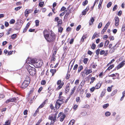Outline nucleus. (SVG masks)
Returning a JSON list of instances; mask_svg holds the SVG:
<instances>
[{"label":"nucleus","mask_w":125,"mask_h":125,"mask_svg":"<svg viewBox=\"0 0 125 125\" xmlns=\"http://www.w3.org/2000/svg\"><path fill=\"white\" fill-rule=\"evenodd\" d=\"M44 37L47 42L49 43H53L55 41V36L54 33L52 31H48L46 29L43 31Z\"/></svg>","instance_id":"obj_1"},{"label":"nucleus","mask_w":125,"mask_h":125,"mask_svg":"<svg viewBox=\"0 0 125 125\" xmlns=\"http://www.w3.org/2000/svg\"><path fill=\"white\" fill-rule=\"evenodd\" d=\"M27 70L30 74L31 76L34 75L36 72L35 69L31 67H28Z\"/></svg>","instance_id":"obj_2"},{"label":"nucleus","mask_w":125,"mask_h":125,"mask_svg":"<svg viewBox=\"0 0 125 125\" xmlns=\"http://www.w3.org/2000/svg\"><path fill=\"white\" fill-rule=\"evenodd\" d=\"M26 60V62L27 63L31 64V63L34 64V65H35L36 61H37V60L36 59H31L30 58H28V60H27V59Z\"/></svg>","instance_id":"obj_3"},{"label":"nucleus","mask_w":125,"mask_h":125,"mask_svg":"<svg viewBox=\"0 0 125 125\" xmlns=\"http://www.w3.org/2000/svg\"><path fill=\"white\" fill-rule=\"evenodd\" d=\"M43 63L41 61H36L35 65H34V66L36 68L40 67L42 65Z\"/></svg>","instance_id":"obj_4"},{"label":"nucleus","mask_w":125,"mask_h":125,"mask_svg":"<svg viewBox=\"0 0 125 125\" xmlns=\"http://www.w3.org/2000/svg\"><path fill=\"white\" fill-rule=\"evenodd\" d=\"M32 11L33 10L31 9H26L24 12L25 16V17H27L28 16V14L29 13H31Z\"/></svg>","instance_id":"obj_5"},{"label":"nucleus","mask_w":125,"mask_h":125,"mask_svg":"<svg viewBox=\"0 0 125 125\" xmlns=\"http://www.w3.org/2000/svg\"><path fill=\"white\" fill-rule=\"evenodd\" d=\"M115 25L116 26H117L119 25V18L117 16L115 17Z\"/></svg>","instance_id":"obj_6"},{"label":"nucleus","mask_w":125,"mask_h":125,"mask_svg":"<svg viewBox=\"0 0 125 125\" xmlns=\"http://www.w3.org/2000/svg\"><path fill=\"white\" fill-rule=\"evenodd\" d=\"M84 71H85V74H86V75L92 72V70H91L88 69V68L87 67L85 68Z\"/></svg>","instance_id":"obj_7"},{"label":"nucleus","mask_w":125,"mask_h":125,"mask_svg":"<svg viewBox=\"0 0 125 125\" xmlns=\"http://www.w3.org/2000/svg\"><path fill=\"white\" fill-rule=\"evenodd\" d=\"M89 9V6H87L86 8L82 12V15H85L86 14V12Z\"/></svg>","instance_id":"obj_8"},{"label":"nucleus","mask_w":125,"mask_h":125,"mask_svg":"<svg viewBox=\"0 0 125 125\" xmlns=\"http://www.w3.org/2000/svg\"><path fill=\"white\" fill-rule=\"evenodd\" d=\"M28 84H26V83H23L22 84L21 87L23 89H24L26 88L28 86Z\"/></svg>","instance_id":"obj_9"},{"label":"nucleus","mask_w":125,"mask_h":125,"mask_svg":"<svg viewBox=\"0 0 125 125\" xmlns=\"http://www.w3.org/2000/svg\"><path fill=\"white\" fill-rule=\"evenodd\" d=\"M116 45H115L112 48H111L109 51V52L110 53H112L114 52L115 49V48Z\"/></svg>","instance_id":"obj_10"},{"label":"nucleus","mask_w":125,"mask_h":125,"mask_svg":"<svg viewBox=\"0 0 125 125\" xmlns=\"http://www.w3.org/2000/svg\"><path fill=\"white\" fill-rule=\"evenodd\" d=\"M85 81H82L81 82V84L79 85V89H81L82 87H83L84 85V84Z\"/></svg>","instance_id":"obj_11"},{"label":"nucleus","mask_w":125,"mask_h":125,"mask_svg":"<svg viewBox=\"0 0 125 125\" xmlns=\"http://www.w3.org/2000/svg\"><path fill=\"white\" fill-rule=\"evenodd\" d=\"M59 98L57 101L56 103L57 102L60 101H63L64 97L63 96L59 97Z\"/></svg>","instance_id":"obj_12"},{"label":"nucleus","mask_w":125,"mask_h":125,"mask_svg":"<svg viewBox=\"0 0 125 125\" xmlns=\"http://www.w3.org/2000/svg\"><path fill=\"white\" fill-rule=\"evenodd\" d=\"M10 102H16L17 100L15 97H13L12 98H10Z\"/></svg>","instance_id":"obj_13"},{"label":"nucleus","mask_w":125,"mask_h":125,"mask_svg":"<svg viewBox=\"0 0 125 125\" xmlns=\"http://www.w3.org/2000/svg\"><path fill=\"white\" fill-rule=\"evenodd\" d=\"M103 0H100L99 4L98 6V8L99 9H101L102 8L101 4L102 3Z\"/></svg>","instance_id":"obj_14"},{"label":"nucleus","mask_w":125,"mask_h":125,"mask_svg":"<svg viewBox=\"0 0 125 125\" xmlns=\"http://www.w3.org/2000/svg\"><path fill=\"white\" fill-rule=\"evenodd\" d=\"M46 100H45L44 102L42 104H41L38 107V109L39 108H42L44 105L46 103Z\"/></svg>","instance_id":"obj_15"},{"label":"nucleus","mask_w":125,"mask_h":125,"mask_svg":"<svg viewBox=\"0 0 125 125\" xmlns=\"http://www.w3.org/2000/svg\"><path fill=\"white\" fill-rule=\"evenodd\" d=\"M125 64V61H123L122 62L118 64V65L121 68Z\"/></svg>","instance_id":"obj_16"},{"label":"nucleus","mask_w":125,"mask_h":125,"mask_svg":"<svg viewBox=\"0 0 125 125\" xmlns=\"http://www.w3.org/2000/svg\"><path fill=\"white\" fill-rule=\"evenodd\" d=\"M50 72L52 73V75L53 76L56 72V70L55 69H51L50 70Z\"/></svg>","instance_id":"obj_17"},{"label":"nucleus","mask_w":125,"mask_h":125,"mask_svg":"<svg viewBox=\"0 0 125 125\" xmlns=\"http://www.w3.org/2000/svg\"><path fill=\"white\" fill-rule=\"evenodd\" d=\"M65 117V115L63 114L62 116L61 117V119L60 121L62 122L64 119V118Z\"/></svg>","instance_id":"obj_18"},{"label":"nucleus","mask_w":125,"mask_h":125,"mask_svg":"<svg viewBox=\"0 0 125 125\" xmlns=\"http://www.w3.org/2000/svg\"><path fill=\"white\" fill-rule=\"evenodd\" d=\"M101 84L100 83H98L96 85L95 87V89H98L100 88L101 86Z\"/></svg>","instance_id":"obj_19"},{"label":"nucleus","mask_w":125,"mask_h":125,"mask_svg":"<svg viewBox=\"0 0 125 125\" xmlns=\"http://www.w3.org/2000/svg\"><path fill=\"white\" fill-rule=\"evenodd\" d=\"M114 65L112 64V65H110L107 68L106 70H110L111 69L113 68L114 66Z\"/></svg>","instance_id":"obj_20"},{"label":"nucleus","mask_w":125,"mask_h":125,"mask_svg":"<svg viewBox=\"0 0 125 125\" xmlns=\"http://www.w3.org/2000/svg\"><path fill=\"white\" fill-rule=\"evenodd\" d=\"M94 21V18L93 17H92L90 21L91 22H90L89 23V25H92Z\"/></svg>","instance_id":"obj_21"},{"label":"nucleus","mask_w":125,"mask_h":125,"mask_svg":"<svg viewBox=\"0 0 125 125\" xmlns=\"http://www.w3.org/2000/svg\"><path fill=\"white\" fill-rule=\"evenodd\" d=\"M83 69V67L82 65H80L78 68V73H79Z\"/></svg>","instance_id":"obj_22"},{"label":"nucleus","mask_w":125,"mask_h":125,"mask_svg":"<svg viewBox=\"0 0 125 125\" xmlns=\"http://www.w3.org/2000/svg\"><path fill=\"white\" fill-rule=\"evenodd\" d=\"M70 13L71 11L70 10L67 11L65 15V18H67L68 16L70 14Z\"/></svg>","instance_id":"obj_23"},{"label":"nucleus","mask_w":125,"mask_h":125,"mask_svg":"<svg viewBox=\"0 0 125 125\" xmlns=\"http://www.w3.org/2000/svg\"><path fill=\"white\" fill-rule=\"evenodd\" d=\"M109 41L108 40H106L105 42V43H104V47H105V48L107 47V46L108 45L109 43Z\"/></svg>","instance_id":"obj_24"},{"label":"nucleus","mask_w":125,"mask_h":125,"mask_svg":"<svg viewBox=\"0 0 125 125\" xmlns=\"http://www.w3.org/2000/svg\"><path fill=\"white\" fill-rule=\"evenodd\" d=\"M58 24L57 25V26H58L60 25H61L62 23V20H60L58 22H57Z\"/></svg>","instance_id":"obj_25"},{"label":"nucleus","mask_w":125,"mask_h":125,"mask_svg":"<svg viewBox=\"0 0 125 125\" xmlns=\"http://www.w3.org/2000/svg\"><path fill=\"white\" fill-rule=\"evenodd\" d=\"M69 86H67L66 87V88H65V93H67L68 92L69 90Z\"/></svg>","instance_id":"obj_26"},{"label":"nucleus","mask_w":125,"mask_h":125,"mask_svg":"<svg viewBox=\"0 0 125 125\" xmlns=\"http://www.w3.org/2000/svg\"><path fill=\"white\" fill-rule=\"evenodd\" d=\"M117 90H115L114 91H113L111 94L112 96H113L117 92Z\"/></svg>","instance_id":"obj_27"},{"label":"nucleus","mask_w":125,"mask_h":125,"mask_svg":"<svg viewBox=\"0 0 125 125\" xmlns=\"http://www.w3.org/2000/svg\"><path fill=\"white\" fill-rule=\"evenodd\" d=\"M44 4V2L43 1H42L39 3V5L41 7H42L43 6Z\"/></svg>","instance_id":"obj_28"},{"label":"nucleus","mask_w":125,"mask_h":125,"mask_svg":"<svg viewBox=\"0 0 125 125\" xmlns=\"http://www.w3.org/2000/svg\"><path fill=\"white\" fill-rule=\"evenodd\" d=\"M112 4V3L111 2H109L107 4V8H109L110 7Z\"/></svg>","instance_id":"obj_29"},{"label":"nucleus","mask_w":125,"mask_h":125,"mask_svg":"<svg viewBox=\"0 0 125 125\" xmlns=\"http://www.w3.org/2000/svg\"><path fill=\"white\" fill-rule=\"evenodd\" d=\"M96 47V45L94 44V43H93L92 44V46H91V47L92 49L94 50L95 49Z\"/></svg>","instance_id":"obj_30"},{"label":"nucleus","mask_w":125,"mask_h":125,"mask_svg":"<svg viewBox=\"0 0 125 125\" xmlns=\"http://www.w3.org/2000/svg\"><path fill=\"white\" fill-rule=\"evenodd\" d=\"M105 115L107 116H109L111 114V113L109 112H107L105 113Z\"/></svg>","instance_id":"obj_31"},{"label":"nucleus","mask_w":125,"mask_h":125,"mask_svg":"<svg viewBox=\"0 0 125 125\" xmlns=\"http://www.w3.org/2000/svg\"><path fill=\"white\" fill-rule=\"evenodd\" d=\"M88 59L87 58H85L83 61V63L85 64H86L88 61Z\"/></svg>","instance_id":"obj_32"},{"label":"nucleus","mask_w":125,"mask_h":125,"mask_svg":"<svg viewBox=\"0 0 125 125\" xmlns=\"http://www.w3.org/2000/svg\"><path fill=\"white\" fill-rule=\"evenodd\" d=\"M109 105V104H104L103 106V107L104 108H106Z\"/></svg>","instance_id":"obj_33"},{"label":"nucleus","mask_w":125,"mask_h":125,"mask_svg":"<svg viewBox=\"0 0 125 125\" xmlns=\"http://www.w3.org/2000/svg\"><path fill=\"white\" fill-rule=\"evenodd\" d=\"M100 51V49H98L96 50L95 51V53L97 56H98L99 55V52Z\"/></svg>","instance_id":"obj_34"},{"label":"nucleus","mask_w":125,"mask_h":125,"mask_svg":"<svg viewBox=\"0 0 125 125\" xmlns=\"http://www.w3.org/2000/svg\"><path fill=\"white\" fill-rule=\"evenodd\" d=\"M64 102L63 101H59L58 102H57V103H58V105H59V107H60L61 106V105Z\"/></svg>","instance_id":"obj_35"},{"label":"nucleus","mask_w":125,"mask_h":125,"mask_svg":"<svg viewBox=\"0 0 125 125\" xmlns=\"http://www.w3.org/2000/svg\"><path fill=\"white\" fill-rule=\"evenodd\" d=\"M35 23L36 26H37L39 25V20H36L35 21Z\"/></svg>","instance_id":"obj_36"},{"label":"nucleus","mask_w":125,"mask_h":125,"mask_svg":"<svg viewBox=\"0 0 125 125\" xmlns=\"http://www.w3.org/2000/svg\"><path fill=\"white\" fill-rule=\"evenodd\" d=\"M76 87L74 86L73 87V90H71V94H72L74 93V92L76 89Z\"/></svg>","instance_id":"obj_37"},{"label":"nucleus","mask_w":125,"mask_h":125,"mask_svg":"<svg viewBox=\"0 0 125 125\" xmlns=\"http://www.w3.org/2000/svg\"><path fill=\"white\" fill-rule=\"evenodd\" d=\"M107 27H104L101 33L103 34L104 32L107 29Z\"/></svg>","instance_id":"obj_38"},{"label":"nucleus","mask_w":125,"mask_h":125,"mask_svg":"<svg viewBox=\"0 0 125 125\" xmlns=\"http://www.w3.org/2000/svg\"><path fill=\"white\" fill-rule=\"evenodd\" d=\"M39 110L38 109V108L37 110L35 111V112L34 114H33V116H36L37 115V113L39 112Z\"/></svg>","instance_id":"obj_39"},{"label":"nucleus","mask_w":125,"mask_h":125,"mask_svg":"<svg viewBox=\"0 0 125 125\" xmlns=\"http://www.w3.org/2000/svg\"><path fill=\"white\" fill-rule=\"evenodd\" d=\"M88 2V1L87 0H85L84 1H83L82 3V5L84 6H85L86 5Z\"/></svg>","instance_id":"obj_40"},{"label":"nucleus","mask_w":125,"mask_h":125,"mask_svg":"<svg viewBox=\"0 0 125 125\" xmlns=\"http://www.w3.org/2000/svg\"><path fill=\"white\" fill-rule=\"evenodd\" d=\"M23 83H26V84H27L28 85L30 83V82L29 81H28L27 80H25L23 82Z\"/></svg>","instance_id":"obj_41"},{"label":"nucleus","mask_w":125,"mask_h":125,"mask_svg":"<svg viewBox=\"0 0 125 125\" xmlns=\"http://www.w3.org/2000/svg\"><path fill=\"white\" fill-rule=\"evenodd\" d=\"M60 107L59 106V105H58V103H56V104H55V108H56V109H59Z\"/></svg>","instance_id":"obj_42"},{"label":"nucleus","mask_w":125,"mask_h":125,"mask_svg":"<svg viewBox=\"0 0 125 125\" xmlns=\"http://www.w3.org/2000/svg\"><path fill=\"white\" fill-rule=\"evenodd\" d=\"M103 45L104 43L103 42H101L98 45V48L102 47L103 46Z\"/></svg>","instance_id":"obj_43"},{"label":"nucleus","mask_w":125,"mask_h":125,"mask_svg":"<svg viewBox=\"0 0 125 125\" xmlns=\"http://www.w3.org/2000/svg\"><path fill=\"white\" fill-rule=\"evenodd\" d=\"M91 81L90 82V83H91L93 82L95 80V78L94 77H92L91 78Z\"/></svg>","instance_id":"obj_44"},{"label":"nucleus","mask_w":125,"mask_h":125,"mask_svg":"<svg viewBox=\"0 0 125 125\" xmlns=\"http://www.w3.org/2000/svg\"><path fill=\"white\" fill-rule=\"evenodd\" d=\"M15 20L14 19H11L10 21V24H13L15 22Z\"/></svg>","instance_id":"obj_45"},{"label":"nucleus","mask_w":125,"mask_h":125,"mask_svg":"<svg viewBox=\"0 0 125 125\" xmlns=\"http://www.w3.org/2000/svg\"><path fill=\"white\" fill-rule=\"evenodd\" d=\"M63 30V28L62 27H60L58 29V31L59 32H60L61 33L62 32V31Z\"/></svg>","instance_id":"obj_46"},{"label":"nucleus","mask_w":125,"mask_h":125,"mask_svg":"<svg viewBox=\"0 0 125 125\" xmlns=\"http://www.w3.org/2000/svg\"><path fill=\"white\" fill-rule=\"evenodd\" d=\"M22 8V7L21 6H20L19 7H18L16 8H15V10L16 11L18 10H20L21 8Z\"/></svg>","instance_id":"obj_47"},{"label":"nucleus","mask_w":125,"mask_h":125,"mask_svg":"<svg viewBox=\"0 0 125 125\" xmlns=\"http://www.w3.org/2000/svg\"><path fill=\"white\" fill-rule=\"evenodd\" d=\"M117 5H115L113 8V11H115L117 9Z\"/></svg>","instance_id":"obj_48"},{"label":"nucleus","mask_w":125,"mask_h":125,"mask_svg":"<svg viewBox=\"0 0 125 125\" xmlns=\"http://www.w3.org/2000/svg\"><path fill=\"white\" fill-rule=\"evenodd\" d=\"M46 83L45 81L44 80H42L41 82V84L43 85H45L46 84Z\"/></svg>","instance_id":"obj_49"},{"label":"nucleus","mask_w":125,"mask_h":125,"mask_svg":"<svg viewBox=\"0 0 125 125\" xmlns=\"http://www.w3.org/2000/svg\"><path fill=\"white\" fill-rule=\"evenodd\" d=\"M99 0H95L93 6L92 7L91 9H93L94 8V6L95 5V4L97 2V1H99Z\"/></svg>","instance_id":"obj_50"},{"label":"nucleus","mask_w":125,"mask_h":125,"mask_svg":"<svg viewBox=\"0 0 125 125\" xmlns=\"http://www.w3.org/2000/svg\"><path fill=\"white\" fill-rule=\"evenodd\" d=\"M55 56H52V57L51 59V61H55L56 60V58L54 57Z\"/></svg>","instance_id":"obj_51"},{"label":"nucleus","mask_w":125,"mask_h":125,"mask_svg":"<svg viewBox=\"0 0 125 125\" xmlns=\"http://www.w3.org/2000/svg\"><path fill=\"white\" fill-rule=\"evenodd\" d=\"M16 34H13L11 36V38L12 39H14L16 38Z\"/></svg>","instance_id":"obj_52"},{"label":"nucleus","mask_w":125,"mask_h":125,"mask_svg":"<svg viewBox=\"0 0 125 125\" xmlns=\"http://www.w3.org/2000/svg\"><path fill=\"white\" fill-rule=\"evenodd\" d=\"M48 119L49 120H52L54 121V122L53 119V117L52 116H49Z\"/></svg>","instance_id":"obj_53"},{"label":"nucleus","mask_w":125,"mask_h":125,"mask_svg":"<svg viewBox=\"0 0 125 125\" xmlns=\"http://www.w3.org/2000/svg\"><path fill=\"white\" fill-rule=\"evenodd\" d=\"M3 125H10L9 120H8L5 123V124Z\"/></svg>","instance_id":"obj_54"},{"label":"nucleus","mask_w":125,"mask_h":125,"mask_svg":"<svg viewBox=\"0 0 125 125\" xmlns=\"http://www.w3.org/2000/svg\"><path fill=\"white\" fill-rule=\"evenodd\" d=\"M122 31H124L125 30V25L123 24L122 28Z\"/></svg>","instance_id":"obj_55"},{"label":"nucleus","mask_w":125,"mask_h":125,"mask_svg":"<svg viewBox=\"0 0 125 125\" xmlns=\"http://www.w3.org/2000/svg\"><path fill=\"white\" fill-rule=\"evenodd\" d=\"M81 27V26L80 25H79L76 28V30L77 31H79Z\"/></svg>","instance_id":"obj_56"},{"label":"nucleus","mask_w":125,"mask_h":125,"mask_svg":"<svg viewBox=\"0 0 125 125\" xmlns=\"http://www.w3.org/2000/svg\"><path fill=\"white\" fill-rule=\"evenodd\" d=\"M78 65L77 64H76L74 66L73 68V70H76L77 69L78 67Z\"/></svg>","instance_id":"obj_57"},{"label":"nucleus","mask_w":125,"mask_h":125,"mask_svg":"<svg viewBox=\"0 0 125 125\" xmlns=\"http://www.w3.org/2000/svg\"><path fill=\"white\" fill-rule=\"evenodd\" d=\"M75 122V121L74 119L71 120L69 123L73 125L74 124Z\"/></svg>","instance_id":"obj_58"},{"label":"nucleus","mask_w":125,"mask_h":125,"mask_svg":"<svg viewBox=\"0 0 125 125\" xmlns=\"http://www.w3.org/2000/svg\"><path fill=\"white\" fill-rule=\"evenodd\" d=\"M105 53V51L104 50L101 51L100 52V54L101 55Z\"/></svg>","instance_id":"obj_59"},{"label":"nucleus","mask_w":125,"mask_h":125,"mask_svg":"<svg viewBox=\"0 0 125 125\" xmlns=\"http://www.w3.org/2000/svg\"><path fill=\"white\" fill-rule=\"evenodd\" d=\"M112 89L111 87H109L107 88V91L108 92H110L111 91Z\"/></svg>","instance_id":"obj_60"},{"label":"nucleus","mask_w":125,"mask_h":125,"mask_svg":"<svg viewBox=\"0 0 125 125\" xmlns=\"http://www.w3.org/2000/svg\"><path fill=\"white\" fill-rule=\"evenodd\" d=\"M62 87L60 84L57 87L56 90H58L61 89Z\"/></svg>","instance_id":"obj_61"},{"label":"nucleus","mask_w":125,"mask_h":125,"mask_svg":"<svg viewBox=\"0 0 125 125\" xmlns=\"http://www.w3.org/2000/svg\"><path fill=\"white\" fill-rule=\"evenodd\" d=\"M102 22H100L98 26V28L99 29L100 28L102 27Z\"/></svg>","instance_id":"obj_62"},{"label":"nucleus","mask_w":125,"mask_h":125,"mask_svg":"<svg viewBox=\"0 0 125 125\" xmlns=\"http://www.w3.org/2000/svg\"><path fill=\"white\" fill-rule=\"evenodd\" d=\"M95 89V88L94 87H93L90 89V91L92 92H93L94 91V89Z\"/></svg>","instance_id":"obj_63"},{"label":"nucleus","mask_w":125,"mask_h":125,"mask_svg":"<svg viewBox=\"0 0 125 125\" xmlns=\"http://www.w3.org/2000/svg\"><path fill=\"white\" fill-rule=\"evenodd\" d=\"M71 28H70V27H67L66 29V31H70L71 30Z\"/></svg>","instance_id":"obj_64"}]
</instances>
